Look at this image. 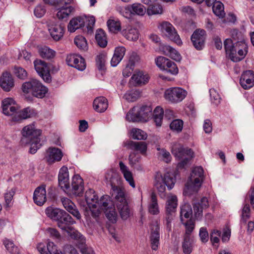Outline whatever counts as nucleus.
I'll return each mask as SVG.
<instances>
[{
	"instance_id": "f257e3e1",
	"label": "nucleus",
	"mask_w": 254,
	"mask_h": 254,
	"mask_svg": "<svg viewBox=\"0 0 254 254\" xmlns=\"http://www.w3.org/2000/svg\"><path fill=\"white\" fill-rule=\"evenodd\" d=\"M226 54L234 62L243 60L248 53V46L245 41H235L227 39L224 42Z\"/></svg>"
},
{
	"instance_id": "f03ea898",
	"label": "nucleus",
	"mask_w": 254,
	"mask_h": 254,
	"mask_svg": "<svg viewBox=\"0 0 254 254\" xmlns=\"http://www.w3.org/2000/svg\"><path fill=\"white\" fill-rule=\"evenodd\" d=\"M22 133V143L29 144L30 152L31 154L35 153L42 146L39 138L41 134V130L36 128L34 123H32L24 127Z\"/></svg>"
},
{
	"instance_id": "7ed1b4c3",
	"label": "nucleus",
	"mask_w": 254,
	"mask_h": 254,
	"mask_svg": "<svg viewBox=\"0 0 254 254\" xmlns=\"http://www.w3.org/2000/svg\"><path fill=\"white\" fill-rule=\"evenodd\" d=\"M96 208L91 209V213L94 218L98 217L100 213V209L103 210L108 219L113 223L116 222L117 214L113 202L108 195L102 196L97 202Z\"/></svg>"
},
{
	"instance_id": "20e7f679",
	"label": "nucleus",
	"mask_w": 254,
	"mask_h": 254,
	"mask_svg": "<svg viewBox=\"0 0 254 254\" xmlns=\"http://www.w3.org/2000/svg\"><path fill=\"white\" fill-rule=\"evenodd\" d=\"M203 178V168L201 167H194L190 174V180L186 185L184 191L185 194L191 195L196 193L201 185Z\"/></svg>"
},
{
	"instance_id": "39448f33",
	"label": "nucleus",
	"mask_w": 254,
	"mask_h": 254,
	"mask_svg": "<svg viewBox=\"0 0 254 254\" xmlns=\"http://www.w3.org/2000/svg\"><path fill=\"white\" fill-rule=\"evenodd\" d=\"M176 179L173 175L167 172L162 176L157 173L155 177L154 186L158 190L160 195L165 196L164 192L166 186L169 190L172 189L175 183Z\"/></svg>"
},
{
	"instance_id": "423d86ee",
	"label": "nucleus",
	"mask_w": 254,
	"mask_h": 254,
	"mask_svg": "<svg viewBox=\"0 0 254 254\" xmlns=\"http://www.w3.org/2000/svg\"><path fill=\"white\" fill-rule=\"evenodd\" d=\"M192 210L191 207L189 203H185L181 208L180 217L182 223L185 225L186 228V232L184 237H191V233L194 230L195 223L194 220L190 218L192 216Z\"/></svg>"
},
{
	"instance_id": "0eeeda50",
	"label": "nucleus",
	"mask_w": 254,
	"mask_h": 254,
	"mask_svg": "<svg viewBox=\"0 0 254 254\" xmlns=\"http://www.w3.org/2000/svg\"><path fill=\"white\" fill-rule=\"evenodd\" d=\"M22 89L24 93H31L34 96L39 98L45 97L48 92L47 88L36 79L24 82L22 84Z\"/></svg>"
},
{
	"instance_id": "6e6552de",
	"label": "nucleus",
	"mask_w": 254,
	"mask_h": 254,
	"mask_svg": "<svg viewBox=\"0 0 254 254\" xmlns=\"http://www.w3.org/2000/svg\"><path fill=\"white\" fill-rule=\"evenodd\" d=\"M172 154L177 158L182 160L177 165L179 169H182L188 164L193 157V152L191 149L183 148L181 145L175 144L172 148Z\"/></svg>"
},
{
	"instance_id": "1a4fd4ad",
	"label": "nucleus",
	"mask_w": 254,
	"mask_h": 254,
	"mask_svg": "<svg viewBox=\"0 0 254 254\" xmlns=\"http://www.w3.org/2000/svg\"><path fill=\"white\" fill-rule=\"evenodd\" d=\"M187 94V92L182 88L171 87L165 90L164 97L168 101L176 103L181 102Z\"/></svg>"
},
{
	"instance_id": "9d476101",
	"label": "nucleus",
	"mask_w": 254,
	"mask_h": 254,
	"mask_svg": "<svg viewBox=\"0 0 254 254\" xmlns=\"http://www.w3.org/2000/svg\"><path fill=\"white\" fill-rule=\"evenodd\" d=\"M158 27L162 33L170 40L178 45H181L182 44L175 28L170 22L164 21L159 24Z\"/></svg>"
},
{
	"instance_id": "9b49d317",
	"label": "nucleus",
	"mask_w": 254,
	"mask_h": 254,
	"mask_svg": "<svg viewBox=\"0 0 254 254\" xmlns=\"http://www.w3.org/2000/svg\"><path fill=\"white\" fill-rule=\"evenodd\" d=\"M48 27L50 35L54 40L59 41L63 37L64 26L61 22L55 19L49 20Z\"/></svg>"
},
{
	"instance_id": "f8f14e48",
	"label": "nucleus",
	"mask_w": 254,
	"mask_h": 254,
	"mask_svg": "<svg viewBox=\"0 0 254 254\" xmlns=\"http://www.w3.org/2000/svg\"><path fill=\"white\" fill-rule=\"evenodd\" d=\"M84 190L83 181L78 175H75L72 179L71 187L65 192L70 194L80 195L83 193Z\"/></svg>"
},
{
	"instance_id": "ddd939ff",
	"label": "nucleus",
	"mask_w": 254,
	"mask_h": 254,
	"mask_svg": "<svg viewBox=\"0 0 254 254\" xmlns=\"http://www.w3.org/2000/svg\"><path fill=\"white\" fill-rule=\"evenodd\" d=\"M35 69L43 80L49 82L51 80L49 68L47 64L41 60H36L34 62Z\"/></svg>"
},
{
	"instance_id": "4468645a",
	"label": "nucleus",
	"mask_w": 254,
	"mask_h": 254,
	"mask_svg": "<svg viewBox=\"0 0 254 254\" xmlns=\"http://www.w3.org/2000/svg\"><path fill=\"white\" fill-rule=\"evenodd\" d=\"M206 32L202 29L196 30L192 34L191 40L193 45L197 50H200L204 46Z\"/></svg>"
},
{
	"instance_id": "2eb2a0df",
	"label": "nucleus",
	"mask_w": 254,
	"mask_h": 254,
	"mask_svg": "<svg viewBox=\"0 0 254 254\" xmlns=\"http://www.w3.org/2000/svg\"><path fill=\"white\" fill-rule=\"evenodd\" d=\"M67 64L79 70L82 71L85 69V60L80 56L75 54L68 55L66 59Z\"/></svg>"
},
{
	"instance_id": "dca6fc26",
	"label": "nucleus",
	"mask_w": 254,
	"mask_h": 254,
	"mask_svg": "<svg viewBox=\"0 0 254 254\" xmlns=\"http://www.w3.org/2000/svg\"><path fill=\"white\" fill-rule=\"evenodd\" d=\"M85 199L89 206V209L86 208L85 216L86 219L89 218V212H91V209H94L97 208V202L98 201V197L95 194V191L92 189H89L85 192Z\"/></svg>"
},
{
	"instance_id": "f3484780",
	"label": "nucleus",
	"mask_w": 254,
	"mask_h": 254,
	"mask_svg": "<svg viewBox=\"0 0 254 254\" xmlns=\"http://www.w3.org/2000/svg\"><path fill=\"white\" fill-rule=\"evenodd\" d=\"M160 223L157 220L153 222L151 226V234L150 240L151 242V248L153 250H157L159 245L160 240Z\"/></svg>"
},
{
	"instance_id": "a211bd4d",
	"label": "nucleus",
	"mask_w": 254,
	"mask_h": 254,
	"mask_svg": "<svg viewBox=\"0 0 254 254\" xmlns=\"http://www.w3.org/2000/svg\"><path fill=\"white\" fill-rule=\"evenodd\" d=\"M3 113L6 116L14 115L18 110V106L12 98H7L2 102Z\"/></svg>"
},
{
	"instance_id": "6ab92c4d",
	"label": "nucleus",
	"mask_w": 254,
	"mask_h": 254,
	"mask_svg": "<svg viewBox=\"0 0 254 254\" xmlns=\"http://www.w3.org/2000/svg\"><path fill=\"white\" fill-rule=\"evenodd\" d=\"M192 205L195 218L199 219L202 216L203 210L209 207L208 199L206 197H203L200 200L193 201Z\"/></svg>"
},
{
	"instance_id": "aec40b11",
	"label": "nucleus",
	"mask_w": 254,
	"mask_h": 254,
	"mask_svg": "<svg viewBox=\"0 0 254 254\" xmlns=\"http://www.w3.org/2000/svg\"><path fill=\"white\" fill-rule=\"evenodd\" d=\"M63 154L61 150L56 147H49L47 150L45 159L49 164L61 160Z\"/></svg>"
},
{
	"instance_id": "412c9836",
	"label": "nucleus",
	"mask_w": 254,
	"mask_h": 254,
	"mask_svg": "<svg viewBox=\"0 0 254 254\" xmlns=\"http://www.w3.org/2000/svg\"><path fill=\"white\" fill-rule=\"evenodd\" d=\"M58 180L60 187L64 191L69 189L68 171L66 167L63 166L60 169L59 173Z\"/></svg>"
},
{
	"instance_id": "4be33fe9",
	"label": "nucleus",
	"mask_w": 254,
	"mask_h": 254,
	"mask_svg": "<svg viewBox=\"0 0 254 254\" xmlns=\"http://www.w3.org/2000/svg\"><path fill=\"white\" fill-rule=\"evenodd\" d=\"M240 83L245 89H248L254 85V73L252 70H247L242 74Z\"/></svg>"
},
{
	"instance_id": "5701e85b",
	"label": "nucleus",
	"mask_w": 254,
	"mask_h": 254,
	"mask_svg": "<svg viewBox=\"0 0 254 254\" xmlns=\"http://www.w3.org/2000/svg\"><path fill=\"white\" fill-rule=\"evenodd\" d=\"M58 218V220L56 221L57 225L60 228L63 230H67V229L69 228V225L75 223L71 216L64 210Z\"/></svg>"
},
{
	"instance_id": "b1692460",
	"label": "nucleus",
	"mask_w": 254,
	"mask_h": 254,
	"mask_svg": "<svg viewBox=\"0 0 254 254\" xmlns=\"http://www.w3.org/2000/svg\"><path fill=\"white\" fill-rule=\"evenodd\" d=\"M149 76L142 71H135L130 79V82L133 86H142L148 83Z\"/></svg>"
},
{
	"instance_id": "393cba45",
	"label": "nucleus",
	"mask_w": 254,
	"mask_h": 254,
	"mask_svg": "<svg viewBox=\"0 0 254 254\" xmlns=\"http://www.w3.org/2000/svg\"><path fill=\"white\" fill-rule=\"evenodd\" d=\"M111 191L112 196L115 199L117 205L127 202L124 188L119 186H114Z\"/></svg>"
},
{
	"instance_id": "a878e982",
	"label": "nucleus",
	"mask_w": 254,
	"mask_h": 254,
	"mask_svg": "<svg viewBox=\"0 0 254 254\" xmlns=\"http://www.w3.org/2000/svg\"><path fill=\"white\" fill-rule=\"evenodd\" d=\"M34 202L39 206L43 205L46 201V191L45 186L37 188L33 194Z\"/></svg>"
},
{
	"instance_id": "bb28decb",
	"label": "nucleus",
	"mask_w": 254,
	"mask_h": 254,
	"mask_svg": "<svg viewBox=\"0 0 254 254\" xmlns=\"http://www.w3.org/2000/svg\"><path fill=\"white\" fill-rule=\"evenodd\" d=\"M37 113L35 110L28 107L20 111H18L17 110L16 113H15L13 120L15 121H19L26 119L35 117Z\"/></svg>"
},
{
	"instance_id": "cd10ccee",
	"label": "nucleus",
	"mask_w": 254,
	"mask_h": 254,
	"mask_svg": "<svg viewBox=\"0 0 254 254\" xmlns=\"http://www.w3.org/2000/svg\"><path fill=\"white\" fill-rule=\"evenodd\" d=\"M125 145L128 148L139 152L143 154L146 152L147 144L145 142H135L128 140L125 143Z\"/></svg>"
},
{
	"instance_id": "c85d7f7f",
	"label": "nucleus",
	"mask_w": 254,
	"mask_h": 254,
	"mask_svg": "<svg viewBox=\"0 0 254 254\" xmlns=\"http://www.w3.org/2000/svg\"><path fill=\"white\" fill-rule=\"evenodd\" d=\"M122 35L128 40L136 41L139 37V32L137 28L128 25L122 31Z\"/></svg>"
},
{
	"instance_id": "c756f323",
	"label": "nucleus",
	"mask_w": 254,
	"mask_h": 254,
	"mask_svg": "<svg viewBox=\"0 0 254 254\" xmlns=\"http://www.w3.org/2000/svg\"><path fill=\"white\" fill-rule=\"evenodd\" d=\"M71 236L75 239H79L81 244L79 245V248L82 254H95L93 250L90 248H88L84 245L85 239L84 237L78 232H73L71 233Z\"/></svg>"
},
{
	"instance_id": "7c9ffc66",
	"label": "nucleus",
	"mask_w": 254,
	"mask_h": 254,
	"mask_svg": "<svg viewBox=\"0 0 254 254\" xmlns=\"http://www.w3.org/2000/svg\"><path fill=\"white\" fill-rule=\"evenodd\" d=\"M0 85L5 91H9L14 86V81L11 75L7 72L3 73L1 79Z\"/></svg>"
},
{
	"instance_id": "2f4dec72",
	"label": "nucleus",
	"mask_w": 254,
	"mask_h": 254,
	"mask_svg": "<svg viewBox=\"0 0 254 254\" xmlns=\"http://www.w3.org/2000/svg\"><path fill=\"white\" fill-rule=\"evenodd\" d=\"M93 106L94 109L98 113H103L108 107L107 99L104 97H97L94 100Z\"/></svg>"
},
{
	"instance_id": "473e14b6",
	"label": "nucleus",
	"mask_w": 254,
	"mask_h": 254,
	"mask_svg": "<svg viewBox=\"0 0 254 254\" xmlns=\"http://www.w3.org/2000/svg\"><path fill=\"white\" fill-rule=\"evenodd\" d=\"M126 52V48L123 46L118 47L115 48L114 55L111 61V64L113 66H117L122 61Z\"/></svg>"
},
{
	"instance_id": "72a5a7b5",
	"label": "nucleus",
	"mask_w": 254,
	"mask_h": 254,
	"mask_svg": "<svg viewBox=\"0 0 254 254\" xmlns=\"http://www.w3.org/2000/svg\"><path fill=\"white\" fill-rule=\"evenodd\" d=\"M105 178L107 182L111 185L112 188L120 183L121 177L119 174L113 170L108 171L105 174Z\"/></svg>"
},
{
	"instance_id": "f704fd0d",
	"label": "nucleus",
	"mask_w": 254,
	"mask_h": 254,
	"mask_svg": "<svg viewBox=\"0 0 254 254\" xmlns=\"http://www.w3.org/2000/svg\"><path fill=\"white\" fill-rule=\"evenodd\" d=\"M119 167L126 181L128 182L130 186L132 188H134L135 183L132 177V175L128 167L122 161L119 162Z\"/></svg>"
},
{
	"instance_id": "c9c22d12",
	"label": "nucleus",
	"mask_w": 254,
	"mask_h": 254,
	"mask_svg": "<svg viewBox=\"0 0 254 254\" xmlns=\"http://www.w3.org/2000/svg\"><path fill=\"white\" fill-rule=\"evenodd\" d=\"M84 19L81 17H76L71 19L68 25V30L70 32H74L78 28L84 26Z\"/></svg>"
},
{
	"instance_id": "e433bc0d",
	"label": "nucleus",
	"mask_w": 254,
	"mask_h": 254,
	"mask_svg": "<svg viewBox=\"0 0 254 254\" xmlns=\"http://www.w3.org/2000/svg\"><path fill=\"white\" fill-rule=\"evenodd\" d=\"M148 212L152 215H157L159 213V209L157 202V199L156 194L154 192L151 194L150 202L148 206Z\"/></svg>"
},
{
	"instance_id": "4c0bfd02",
	"label": "nucleus",
	"mask_w": 254,
	"mask_h": 254,
	"mask_svg": "<svg viewBox=\"0 0 254 254\" xmlns=\"http://www.w3.org/2000/svg\"><path fill=\"white\" fill-rule=\"evenodd\" d=\"M162 51L165 55L177 62H179L181 60L180 54L175 49L170 46H164L162 48Z\"/></svg>"
},
{
	"instance_id": "58836bf2",
	"label": "nucleus",
	"mask_w": 254,
	"mask_h": 254,
	"mask_svg": "<svg viewBox=\"0 0 254 254\" xmlns=\"http://www.w3.org/2000/svg\"><path fill=\"white\" fill-rule=\"evenodd\" d=\"M139 114V107H134L127 114L126 119L129 122H141Z\"/></svg>"
},
{
	"instance_id": "ea45409f",
	"label": "nucleus",
	"mask_w": 254,
	"mask_h": 254,
	"mask_svg": "<svg viewBox=\"0 0 254 254\" xmlns=\"http://www.w3.org/2000/svg\"><path fill=\"white\" fill-rule=\"evenodd\" d=\"M177 206V198L175 195L168 197L166 205V212L174 214Z\"/></svg>"
},
{
	"instance_id": "a19ab883",
	"label": "nucleus",
	"mask_w": 254,
	"mask_h": 254,
	"mask_svg": "<svg viewBox=\"0 0 254 254\" xmlns=\"http://www.w3.org/2000/svg\"><path fill=\"white\" fill-rule=\"evenodd\" d=\"M193 239L192 237H184L182 242V249L185 254H190L193 249Z\"/></svg>"
},
{
	"instance_id": "79ce46f5",
	"label": "nucleus",
	"mask_w": 254,
	"mask_h": 254,
	"mask_svg": "<svg viewBox=\"0 0 254 254\" xmlns=\"http://www.w3.org/2000/svg\"><path fill=\"white\" fill-rule=\"evenodd\" d=\"M64 210L57 208H54L52 206L48 207L45 210V213L47 216L51 219L57 221L58 218L62 214Z\"/></svg>"
},
{
	"instance_id": "37998d69",
	"label": "nucleus",
	"mask_w": 254,
	"mask_h": 254,
	"mask_svg": "<svg viewBox=\"0 0 254 254\" xmlns=\"http://www.w3.org/2000/svg\"><path fill=\"white\" fill-rule=\"evenodd\" d=\"M95 39L98 45L102 47L105 48L107 45V40L105 32L101 29L97 30L95 35Z\"/></svg>"
},
{
	"instance_id": "c03bdc74",
	"label": "nucleus",
	"mask_w": 254,
	"mask_h": 254,
	"mask_svg": "<svg viewBox=\"0 0 254 254\" xmlns=\"http://www.w3.org/2000/svg\"><path fill=\"white\" fill-rule=\"evenodd\" d=\"M130 7L133 15L143 16L146 13V7L140 3H134L130 5Z\"/></svg>"
},
{
	"instance_id": "a18cd8bd",
	"label": "nucleus",
	"mask_w": 254,
	"mask_h": 254,
	"mask_svg": "<svg viewBox=\"0 0 254 254\" xmlns=\"http://www.w3.org/2000/svg\"><path fill=\"white\" fill-rule=\"evenodd\" d=\"M148 16L153 15L161 14L163 12L162 6L157 3L149 4L146 9V11Z\"/></svg>"
},
{
	"instance_id": "49530a36",
	"label": "nucleus",
	"mask_w": 254,
	"mask_h": 254,
	"mask_svg": "<svg viewBox=\"0 0 254 254\" xmlns=\"http://www.w3.org/2000/svg\"><path fill=\"white\" fill-rule=\"evenodd\" d=\"M164 111L160 107H157L154 110L153 121L157 127H161L162 125Z\"/></svg>"
},
{
	"instance_id": "de8ad7c7",
	"label": "nucleus",
	"mask_w": 254,
	"mask_h": 254,
	"mask_svg": "<svg viewBox=\"0 0 254 254\" xmlns=\"http://www.w3.org/2000/svg\"><path fill=\"white\" fill-rule=\"evenodd\" d=\"M140 116L141 122H147L151 115L152 109L150 106H144L139 107Z\"/></svg>"
},
{
	"instance_id": "09e8293b",
	"label": "nucleus",
	"mask_w": 254,
	"mask_h": 254,
	"mask_svg": "<svg viewBox=\"0 0 254 254\" xmlns=\"http://www.w3.org/2000/svg\"><path fill=\"white\" fill-rule=\"evenodd\" d=\"M74 8L71 6H62L57 12V16L60 19L67 18L73 12Z\"/></svg>"
},
{
	"instance_id": "8fccbe9b",
	"label": "nucleus",
	"mask_w": 254,
	"mask_h": 254,
	"mask_svg": "<svg viewBox=\"0 0 254 254\" xmlns=\"http://www.w3.org/2000/svg\"><path fill=\"white\" fill-rule=\"evenodd\" d=\"M119 211L121 218L123 220H127L130 216V210L127 203H119L117 205Z\"/></svg>"
},
{
	"instance_id": "3c124183",
	"label": "nucleus",
	"mask_w": 254,
	"mask_h": 254,
	"mask_svg": "<svg viewBox=\"0 0 254 254\" xmlns=\"http://www.w3.org/2000/svg\"><path fill=\"white\" fill-rule=\"evenodd\" d=\"M141 95V93L137 90H132L127 92L124 98L128 102H134L137 100Z\"/></svg>"
},
{
	"instance_id": "603ef678",
	"label": "nucleus",
	"mask_w": 254,
	"mask_h": 254,
	"mask_svg": "<svg viewBox=\"0 0 254 254\" xmlns=\"http://www.w3.org/2000/svg\"><path fill=\"white\" fill-rule=\"evenodd\" d=\"M39 53L41 57L46 59L53 58L55 54V51L46 46L40 48Z\"/></svg>"
},
{
	"instance_id": "864d4df0",
	"label": "nucleus",
	"mask_w": 254,
	"mask_h": 254,
	"mask_svg": "<svg viewBox=\"0 0 254 254\" xmlns=\"http://www.w3.org/2000/svg\"><path fill=\"white\" fill-rule=\"evenodd\" d=\"M212 6L214 13L220 17H223L225 15L224 5L220 1H216Z\"/></svg>"
},
{
	"instance_id": "5fc2aeb1",
	"label": "nucleus",
	"mask_w": 254,
	"mask_h": 254,
	"mask_svg": "<svg viewBox=\"0 0 254 254\" xmlns=\"http://www.w3.org/2000/svg\"><path fill=\"white\" fill-rule=\"evenodd\" d=\"M74 43L81 50H87V43L85 38L82 36H77L74 39Z\"/></svg>"
},
{
	"instance_id": "6e6d98bb",
	"label": "nucleus",
	"mask_w": 254,
	"mask_h": 254,
	"mask_svg": "<svg viewBox=\"0 0 254 254\" xmlns=\"http://www.w3.org/2000/svg\"><path fill=\"white\" fill-rule=\"evenodd\" d=\"M133 138L137 140H144L147 138L146 133L138 128H133L131 130Z\"/></svg>"
},
{
	"instance_id": "4d7b16f0",
	"label": "nucleus",
	"mask_w": 254,
	"mask_h": 254,
	"mask_svg": "<svg viewBox=\"0 0 254 254\" xmlns=\"http://www.w3.org/2000/svg\"><path fill=\"white\" fill-rule=\"evenodd\" d=\"M3 244L7 251L11 254H18V249L17 247L15 246L12 241L6 239L4 240Z\"/></svg>"
},
{
	"instance_id": "13d9d810",
	"label": "nucleus",
	"mask_w": 254,
	"mask_h": 254,
	"mask_svg": "<svg viewBox=\"0 0 254 254\" xmlns=\"http://www.w3.org/2000/svg\"><path fill=\"white\" fill-rule=\"evenodd\" d=\"M107 25L110 31L114 33L121 30V23L119 21L110 19L107 21Z\"/></svg>"
},
{
	"instance_id": "bf43d9fd",
	"label": "nucleus",
	"mask_w": 254,
	"mask_h": 254,
	"mask_svg": "<svg viewBox=\"0 0 254 254\" xmlns=\"http://www.w3.org/2000/svg\"><path fill=\"white\" fill-rule=\"evenodd\" d=\"M155 63L157 66L160 68L165 70L167 64H170V60L164 57L160 56L156 59Z\"/></svg>"
},
{
	"instance_id": "052dcab7",
	"label": "nucleus",
	"mask_w": 254,
	"mask_h": 254,
	"mask_svg": "<svg viewBox=\"0 0 254 254\" xmlns=\"http://www.w3.org/2000/svg\"><path fill=\"white\" fill-rule=\"evenodd\" d=\"M183 122L181 120H175L170 124V127L173 130L180 132L182 130Z\"/></svg>"
},
{
	"instance_id": "680f3d73",
	"label": "nucleus",
	"mask_w": 254,
	"mask_h": 254,
	"mask_svg": "<svg viewBox=\"0 0 254 254\" xmlns=\"http://www.w3.org/2000/svg\"><path fill=\"white\" fill-rule=\"evenodd\" d=\"M105 58L106 56L103 54H100L96 57V65L99 70H103L105 68Z\"/></svg>"
},
{
	"instance_id": "e2e57ef3",
	"label": "nucleus",
	"mask_w": 254,
	"mask_h": 254,
	"mask_svg": "<svg viewBox=\"0 0 254 254\" xmlns=\"http://www.w3.org/2000/svg\"><path fill=\"white\" fill-rule=\"evenodd\" d=\"M164 70L173 75H176L178 73V68L176 64L170 60V64H167Z\"/></svg>"
},
{
	"instance_id": "0e129e2a",
	"label": "nucleus",
	"mask_w": 254,
	"mask_h": 254,
	"mask_svg": "<svg viewBox=\"0 0 254 254\" xmlns=\"http://www.w3.org/2000/svg\"><path fill=\"white\" fill-rule=\"evenodd\" d=\"M157 150L160 151L158 153L159 157L164 160L165 162L168 163L171 161V156L170 153L164 149L158 148Z\"/></svg>"
},
{
	"instance_id": "69168bd1",
	"label": "nucleus",
	"mask_w": 254,
	"mask_h": 254,
	"mask_svg": "<svg viewBox=\"0 0 254 254\" xmlns=\"http://www.w3.org/2000/svg\"><path fill=\"white\" fill-rule=\"evenodd\" d=\"M15 194V190L11 189L8 190L4 195V199L5 202V206L9 207L10 206V203L13 199V195Z\"/></svg>"
},
{
	"instance_id": "338daca9",
	"label": "nucleus",
	"mask_w": 254,
	"mask_h": 254,
	"mask_svg": "<svg viewBox=\"0 0 254 254\" xmlns=\"http://www.w3.org/2000/svg\"><path fill=\"white\" fill-rule=\"evenodd\" d=\"M47 250L48 254H62V252L57 249V246L53 242H49L47 245Z\"/></svg>"
},
{
	"instance_id": "774afa93",
	"label": "nucleus",
	"mask_w": 254,
	"mask_h": 254,
	"mask_svg": "<svg viewBox=\"0 0 254 254\" xmlns=\"http://www.w3.org/2000/svg\"><path fill=\"white\" fill-rule=\"evenodd\" d=\"M61 202L64 207V208L68 211L71 208L75 207L74 203L69 198L66 197H63L61 198Z\"/></svg>"
}]
</instances>
